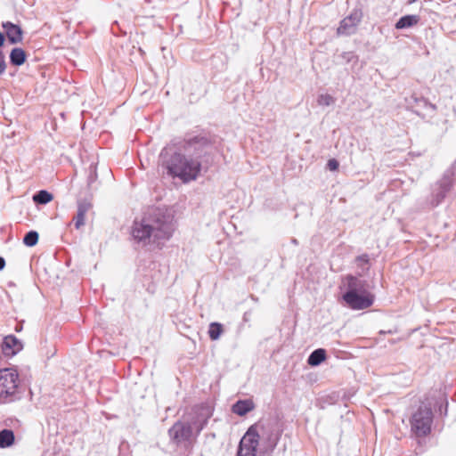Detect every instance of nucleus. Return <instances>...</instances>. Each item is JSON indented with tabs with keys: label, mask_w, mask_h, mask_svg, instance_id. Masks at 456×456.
<instances>
[{
	"label": "nucleus",
	"mask_w": 456,
	"mask_h": 456,
	"mask_svg": "<svg viewBox=\"0 0 456 456\" xmlns=\"http://www.w3.org/2000/svg\"><path fill=\"white\" fill-rule=\"evenodd\" d=\"M183 149L187 155L180 152L170 153L164 148L160 153L163 165L167 174L173 177H178L183 183H189L197 179L202 169H207L212 162L209 153L212 145L203 136H194L184 141Z\"/></svg>",
	"instance_id": "nucleus-1"
},
{
	"label": "nucleus",
	"mask_w": 456,
	"mask_h": 456,
	"mask_svg": "<svg viewBox=\"0 0 456 456\" xmlns=\"http://www.w3.org/2000/svg\"><path fill=\"white\" fill-rule=\"evenodd\" d=\"M175 231L174 217L159 208H150L142 218L135 219L131 228L133 240L145 247L150 244L162 245Z\"/></svg>",
	"instance_id": "nucleus-2"
},
{
	"label": "nucleus",
	"mask_w": 456,
	"mask_h": 456,
	"mask_svg": "<svg viewBox=\"0 0 456 456\" xmlns=\"http://www.w3.org/2000/svg\"><path fill=\"white\" fill-rule=\"evenodd\" d=\"M251 431L252 439L258 447L260 456H271L276 448L283 429L275 419H263L251 425L247 432Z\"/></svg>",
	"instance_id": "nucleus-3"
},
{
	"label": "nucleus",
	"mask_w": 456,
	"mask_h": 456,
	"mask_svg": "<svg viewBox=\"0 0 456 456\" xmlns=\"http://www.w3.org/2000/svg\"><path fill=\"white\" fill-rule=\"evenodd\" d=\"M342 299L353 310H363L371 306L375 296L369 290V283L356 275L347 274L342 279Z\"/></svg>",
	"instance_id": "nucleus-4"
},
{
	"label": "nucleus",
	"mask_w": 456,
	"mask_h": 456,
	"mask_svg": "<svg viewBox=\"0 0 456 456\" xmlns=\"http://www.w3.org/2000/svg\"><path fill=\"white\" fill-rule=\"evenodd\" d=\"M456 183V160L444 171L442 177L430 185V193L425 205L428 209L441 205Z\"/></svg>",
	"instance_id": "nucleus-5"
},
{
	"label": "nucleus",
	"mask_w": 456,
	"mask_h": 456,
	"mask_svg": "<svg viewBox=\"0 0 456 456\" xmlns=\"http://www.w3.org/2000/svg\"><path fill=\"white\" fill-rule=\"evenodd\" d=\"M20 379L15 368L0 370V404L10 403L20 398Z\"/></svg>",
	"instance_id": "nucleus-6"
},
{
	"label": "nucleus",
	"mask_w": 456,
	"mask_h": 456,
	"mask_svg": "<svg viewBox=\"0 0 456 456\" xmlns=\"http://www.w3.org/2000/svg\"><path fill=\"white\" fill-rule=\"evenodd\" d=\"M434 414L429 404L422 403L410 418L411 433L417 437H425L431 432Z\"/></svg>",
	"instance_id": "nucleus-7"
},
{
	"label": "nucleus",
	"mask_w": 456,
	"mask_h": 456,
	"mask_svg": "<svg viewBox=\"0 0 456 456\" xmlns=\"http://www.w3.org/2000/svg\"><path fill=\"white\" fill-rule=\"evenodd\" d=\"M213 412L214 408L208 403H201L191 407L183 418L190 423L198 436L207 426Z\"/></svg>",
	"instance_id": "nucleus-8"
},
{
	"label": "nucleus",
	"mask_w": 456,
	"mask_h": 456,
	"mask_svg": "<svg viewBox=\"0 0 456 456\" xmlns=\"http://www.w3.org/2000/svg\"><path fill=\"white\" fill-rule=\"evenodd\" d=\"M193 428L190 423L183 418V420H177L168 429V435L173 443L176 445L181 444L183 442L191 440L193 435Z\"/></svg>",
	"instance_id": "nucleus-9"
},
{
	"label": "nucleus",
	"mask_w": 456,
	"mask_h": 456,
	"mask_svg": "<svg viewBox=\"0 0 456 456\" xmlns=\"http://www.w3.org/2000/svg\"><path fill=\"white\" fill-rule=\"evenodd\" d=\"M362 12L361 9H354L353 12L344 18L337 29L338 35L350 36L355 32L356 27L361 22Z\"/></svg>",
	"instance_id": "nucleus-10"
},
{
	"label": "nucleus",
	"mask_w": 456,
	"mask_h": 456,
	"mask_svg": "<svg viewBox=\"0 0 456 456\" xmlns=\"http://www.w3.org/2000/svg\"><path fill=\"white\" fill-rule=\"evenodd\" d=\"M406 101L409 108L418 116L425 117L426 115L433 113L436 110V105L430 103L424 97L417 96L416 94H412Z\"/></svg>",
	"instance_id": "nucleus-11"
},
{
	"label": "nucleus",
	"mask_w": 456,
	"mask_h": 456,
	"mask_svg": "<svg viewBox=\"0 0 456 456\" xmlns=\"http://www.w3.org/2000/svg\"><path fill=\"white\" fill-rule=\"evenodd\" d=\"M251 437V431H246L239 443L237 456H256L258 447Z\"/></svg>",
	"instance_id": "nucleus-12"
},
{
	"label": "nucleus",
	"mask_w": 456,
	"mask_h": 456,
	"mask_svg": "<svg viewBox=\"0 0 456 456\" xmlns=\"http://www.w3.org/2000/svg\"><path fill=\"white\" fill-rule=\"evenodd\" d=\"M2 352L5 356H13L23 348V344L15 336H6L1 345Z\"/></svg>",
	"instance_id": "nucleus-13"
},
{
	"label": "nucleus",
	"mask_w": 456,
	"mask_h": 456,
	"mask_svg": "<svg viewBox=\"0 0 456 456\" xmlns=\"http://www.w3.org/2000/svg\"><path fill=\"white\" fill-rule=\"evenodd\" d=\"M8 41L11 44H18L22 41L23 31L22 28L11 21H6L2 24Z\"/></svg>",
	"instance_id": "nucleus-14"
},
{
	"label": "nucleus",
	"mask_w": 456,
	"mask_h": 456,
	"mask_svg": "<svg viewBox=\"0 0 456 456\" xmlns=\"http://www.w3.org/2000/svg\"><path fill=\"white\" fill-rule=\"evenodd\" d=\"M92 204L86 200H78L77 215L74 216L76 229L85 224L86 213L91 209Z\"/></svg>",
	"instance_id": "nucleus-15"
},
{
	"label": "nucleus",
	"mask_w": 456,
	"mask_h": 456,
	"mask_svg": "<svg viewBox=\"0 0 456 456\" xmlns=\"http://www.w3.org/2000/svg\"><path fill=\"white\" fill-rule=\"evenodd\" d=\"M255 409V403L251 399L238 400L232 406V411L240 417L245 416Z\"/></svg>",
	"instance_id": "nucleus-16"
},
{
	"label": "nucleus",
	"mask_w": 456,
	"mask_h": 456,
	"mask_svg": "<svg viewBox=\"0 0 456 456\" xmlns=\"http://www.w3.org/2000/svg\"><path fill=\"white\" fill-rule=\"evenodd\" d=\"M419 21V17L414 14L402 16L395 23L396 29H404L413 27Z\"/></svg>",
	"instance_id": "nucleus-17"
},
{
	"label": "nucleus",
	"mask_w": 456,
	"mask_h": 456,
	"mask_svg": "<svg viewBox=\"0 0 456 456\" xmlns=\"http://www.w3.org/2000/svg\"><path fill=\"white\" fill-rule=\"evenodd\" d=\"M10 62L13 66H21L27 60L26 52L22 48L15 47L10 53Z\"/></svg>",
	"instance_id": "nucleus-18"
},
{
	"label": "nucleus",
	"mask_w": 456,
	"mask_h": 456,
	"mask_svg": "<svg viewBox=\"0 0 456 456\" xmlns=\"http://www.w3.org/2000/svg\"><path fill=\"white\" fill-rule=\"evenodd\" d=\"M326 359V351L323 348H318L314 350L307 359V363L312 366L315 367L320 365L323 361Z\"/></svg>",
	"instance_id": "nucleus-19"
},
{
	"label": "nucleus",
	"mask_w": 456,
	"mask_h": 456,
	"mask_svg": "<svg viewBox=\"0 0 456 456\" xmlns=\"http://www.w3.org/2000/svg\"><path fill=\"white\" fill-rule=\"evenodd\" d=\"M15 440L14 433L11 429H2L0 431V448H7L13 444Z\"/></svg>",
	"instance_id": "nucleus-20"
},
{
	"label": "nucleus",
	"mask_w": 456,
	"mask_h": 456,
	"mask_svg": "<svg viewBox=\"0 0 456 456\" xmlns=\"http://www.w3.org/2000/svg\"><path fill=\"white\" fill-rule=\"evenodd\" d=\"M356 266L361 272L358 273V277L362 276L365 273H367L370 269V256L368 254H362L355 258Z\"/></svg>",
	"instance_id": "nucleus-21"
},
{
	"label": "nucleus",
	"mask_w": 456,
	"mask_h": 456,
	"mask_svg": "<svg viewBox=\"0 0 456 456\" xmlns=\"http://www.w3.org/2000/svg\"><path fill=\"white\" fill-rule=\"evenodd\" d=\"M53 200V195L45 191L40 190L33 195V200L39 205H45Z\"/></svg>",
	"instance_id": "nucleus-22"
},
{
	"label": "nucleus",
	"mask_w": 456,
	"mask_h": 456,
	"mask_svg": "<svg viewBox=\"0 0 456 456\" xmlns=\"http://www.w3.org/2000/svg\"><path fill=\"white\" fill-rule=\"evenodd\" d=\"M223 325L219 322H212L209 325L208 336L211 340H217L223 333Z\"/></svg>",
	"instance_id": "nucleus-23"
},
{
	"label": "nucleus",
	"mask_w": 456,
	"mask_h": 456,
	"mask_svg": "<svg viewBox=\"0 0 456 456\" xmlns=\"http://www.w3.org/2000/svg\"><path fill=\"white\" fill-rule=\"evenodd\" d=\"M39 234L37 231H29L23 237V243L27 247H34L37 244Z\"/></svg>",
	"instance_id": "nucleus-24"
},
{
	"label": "nucleus",
	"mask_w": 456,
	"mask_h": 456,
	"mask_svg": "<svg viewBox=\"0 0 456 456\" xmlns=\"http://www.w3.org/2000/svg\"><path fill=\"white\" fill-rule=\"evenodd\" d=\"M340 58L346 63H351L352 65H355L358 63L359 57L354 52H344L340 54Z\"/></svg>",
	"instance_id": "nucleus-25"
},
{
	"label": "nucleus",
	"mask_w": 456,
	"mask_h": 456,
	"mask_svg": "<svg viewBox=\"0 0 456 456\" xmlns=\"http://www.w3.org/2000/svg\"><path fill=\"white\" fill-rule=\"evenodd\" d=\"M317 102L321 106H330L335 102V98L330 94H324L319 95Z\"/></svg>",
	"instance_id": "nucleus-26"
},
{
	"label": "nucleus",
	"mask_w": 456,
	"mask_h": 456,
	"mask_svg": "<svg viewBox=\"0 0 456 456\" xmlns=\"http://www.w3.org/2000/svg\"><path fill=\"white\" fill-rule=\"evenodd\" d=\"M3 46H0V76L3 75L6 69L7 64L5 61V56L2 50Z\"/></svg>",
	"instance_id": "nucleus-27"
},
{
	"label": "nucleus",
	"mask_w": 456,
	"mask_h": 456,
	"mask_svg": "<svg viewBox=\"0 0 456 456\" xmlns=\"http://www.w3.org/2000/svg\"><path fill=\"white\" fill-rule=\"evenodd\" d=\"M339 163L336 159H330L327 162V167L330 171H337L338 169Z\"/></svg>",
	"instance_id": "nucleus-28"
},
{
	"label": "nucleus",
	"mask_w": 456,
	"mask_h": 456,
	"mask_svg": "<svg viewBox=\"0 0 456 456\" xmlns=\"http://www.w3.org/2000/svg\"><path fill=\"white\" fill-rule=\"evenodd\" d=\"M96 178H97L96 169L91 166L90 173L87 177L88 185H91L96 180Z\"/></svg>",
	"instance_id": "nucleus-29"
},
{
	"label": "nucleus",
	"mask_w": 456,
	"mask_h": 456,
	"mask_svg": "<svg viewBox=\"0 0 456 456\" xmlns=\"http://www.w3.org/2000/svg\"><path fill=\"white\" fill-rule=\"evenodd\" d=\"M447 410H448V402L445 400L444 405H440L439 411L441 414L447 415Z\"/></svg>",
	"instance_id": "nucleus-30"
},
{
	"label": "nucleus",
	"mask_w": 456,
	"mask_h": 456,
	"mask_svg": "<svg viewBox=\"0 0 456 456\" xmlns=\"http://www.w3.org/2000/svg\"><path fill=\"white\" fill-rule=\"evenodd\" d=\"M5 41L4 35L0 31V46H4Z\"/></svg>",
	"instance_id": "nucleus-31"
},
{
	"label": "nucleus",
	"mask_w": 456,
	"mask_h": 456,
	"mask_svg": "<svg viewBox=\"0 0 456 456\" xmlns=\"http://www.w3.org/2000/svg\"><path fill=\"white\" fill-rule=\"evenodd\" d=\"M5 266V260L4 257L0 256V271L3 270Z\"/></svg>",
	"instance_id": "nucleus-32"
},
{
	"label": "nucleus",
	"mask_w": 456,
	"mask_h": 456,
	"mask_svg": "<svg viewBox=\"0 0 456 456\" xmlns=\"http://www.w3.org/2000/svg\"><path fill=\"white\" fill-rule=\"evenodd\" d=\"M250 319V313L249 312H246L244 314H243V321L244 322H248Z\"/></svg>",
	"instance_id": "nucleus-33"
},
{
	"label": "nucleus",
	"mask_w": 456,
	"mask_h": 456,
	"mask_svg": "<svg viewBox=\"0 0 456 456\" xmlns=\"http://www.w3.org/2000/svg\"><path fill=\"white\" fill-rule=\"evenodd\" d=\"M291 243H292V244H294V245H298V241H297V239H295V238H292V239H291Z\"/></svg>",
	"instance_id": "nucleus-34"
},
{
	"label": "nucleus",
	"mask_w": 456,
	"mask_h": 456,
	"mask_svg": "<svg viewBox=\"0 0 456 456\" xmlns=\"http://www.w3.org/2000/svg\"><path fill=\"white\" fill-rule=\"evenodd\" d=\"M251 299L255 302H257L258 301V298L256 297H255L254 295H251L250 296Z\"/></svg>",
	"instance_id": "nucleus-35"
},
{
	"label": "nucleus",
	"mask_w": 456,
	"mask_h": 456,
	"mask_svg": "<svg viewBox=\"0 0 456 456\" xmlns=\"http://www.w3.org/2000/svg\"><path fill=\"white\" fill-rule=\"evenodd\" d=\"M416 1H417V0H408V3H409V4H413V3H415Z\"/></svg>",
	"instance_id": "nucleus-36"
},
{
	"label": "nucleus",
	"mask_w": 456,
	"mask_h": 456,
	"mask_svg": "<svg viewBox=\"0 0 456 456\" xmlns=\"http://www.w3.org/2000/svg\"><path fill=\"white\" fill-rule=\"evenodd\" d=\"M11 421H12V422H15L16 424H19V423H20V421H19L18 419H14V420L11 419Z\"/></svg>",
	"instance_id": "nucleus-37"
}]
</instances>
